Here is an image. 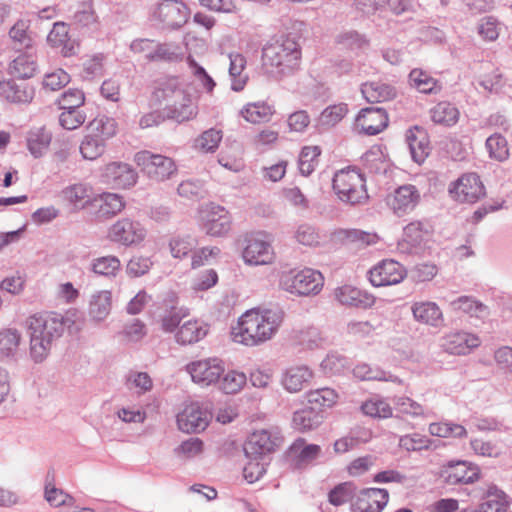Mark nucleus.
Returning a JSON list of instances; mask_svg holds the SVG:
<instances>
[{
    "mask_svg": "<svg viewBox=\"0 0 512 512\" xmlns=\"http://www.w3.org/2000/svg\"><path fill=\"white\" fill-rule=\"evenodd\" d=\"M438 273V268L433 263H420L410 271V277L415 283L431 281Z\"/></svg>",
    "mask_w": 512,
    "mask_h": 512,
    "instance_id": "obj_62",
    "label": "nucleus"
},
{
    "mask_svg": "<svg viewBox=\"0 0 512 512\" xmlns=\"http://www.w3.org/2000/svg\"><path fill=\"white\" fill-rule=\"evenodd\" d=\"M134 161L151 180L157 182L169 179L177 171L171 158L147 150L137 152Z\"/></svg>",
    "mask_w": 512,
    "mask_h": 512,
    "instance_id": "obj_8",
    "label": "nucleus"
},
{
    "mask_svg": "<svg viewBox=\"0 0 512 512\" xmlns=\"http://www.w3.org/2000/svg\"><path fill=\"white\" fill-rule=\"evenodd\" d=\"M489 156L497 161H504L509 157L508 142L501 134H493L486 140Z\"/></svg>",
    "mask_w": 512,
    "mask_h": 512,
    "instance_id": "obj_53",
    "label": "nucleus"
},
{
    "mask_svg": "<svg viewBox=\"0 0 512 512\" xmlns=\"http://www.w3.org/2000/svg\"><path fill=\"white\" fill-rule=\"evenodd\" d=\"M146 234L145 227L139 221L121 218L109 227L107 238L116 244L130 247L140 244Z\"/></svg>",
    "mask_w": 512,
    "mask_h": 512,
    "instance_id": "obj_11",
    "label": "nucleus"
},
{
    "mask_svg": "<svg viewBox=\"0 0 512 512\" xmlns=\"http://www.w3.org/2000/svg\"><path fill=\"white\" fill-rule=\"evenodd\" d=\"M333 240L345 245H354L363 248L376 244L379 236L373 232H366L359 229H339L332 234Z\"/></svg>",
    "mask_w": 512,
    "mask_h": 512,
    "instance_id": "obj_25",
    "label": "nucleus"
},
{
    "mask_svg": "<svg viewBox=\"0 0 512 512\" xmlns=\"http://www.w3.org/2000/svg\"><path fill=\"white\" fill-rule=\"evenodd\" d=\"M243 260L248 265H269L274 262L275 252L269 234L257 232L246 238L242 252Z\"/></svg>",
    "mask_w": 512,
    "mask_h": 512,
    "instance_id": "obj_9",
    "label": "nucleus"
},
{
    "mask_svg": "<svg viewBox=\"0 0 512 512\" xmlns=\"http://www.w3.org/2000/svg\"><path fill=\"white\" fill-rule=\"evenodd\" d=\"M479 474V468L466 461L450 462L443 470L446 482L452 485L472 483L478 480Z\"/></svg>",
    "mask_w": 512,
    "mask_h": 512,
    "instance_id": "obj_21",
    "label": "nucleus"
},
{
    "mask_svg": "<svg viewBox=\"0 0 512 512\" xmlns=\"http://www.w3.org/2000/svg\"><path fill=\"white\" fill-rule=\"evenodd\" d=\"M481 341L475 334L459 331L451 332L442 339V348L452 355H467L480 345Z\"/></svg>",
    "mask_w": 512,
    "mask_h": 512,
    "instance_id": "obj_20",
    "label": "nucleus"
},
{
    "mask_svg": "<svg viewBox=\"0 0 512 512\" xmlns=\"http://www.w3.org/2000/svg\"><path fill=\"white\" fill-rule=\"evenodd\" d=\"M332 188L337 198L352 205L361 204L368 199L366 179L355 168H343L337 171L332 180Z\"/></svg>",
    "mask_w": 512,
    "mask_h": 512,
    "instance_id": "obj_6",
    "label": "nucleus"
},
{
    "mask_svg": "<svg viewBox=\"0 0 512 512\" xmlns=\"http://www.w3.org/2000/svg\"><path fill=\"white\" fill-rule=\"evenodd\" d=\"M301 49L297 42L284 38L267 44L263 49V64L279 74H288L299 69Z\"/></svg>",
    "mask_w": 512,
    "mask_h": 512,
    "instance_id": "obj_4",
    "label": "nucleus"
},
{
    "mask_svg": "<svg viewBox=\"0 0 512 512\" xmlns=\"http://www.w3.org/2000/svg\"><path fill=\"white\" fill-rule=\"evenodd\" d=\"M388 115L382 108H364L355 119V128L367 135H376L388 125Z\"/></svg>",
    "mask_w": 512,
    "mask_h": 512,
    "instance_id": "obj_17",
    "label": "nucleus"
},
{
    "mask_svg": "<svg viewBox=\"0 0 512 512\" xmlns=\"http://www.w3.org/2000/svg\"><path fill=\"white\" fill-rule=\"evenodd\" d=\"M418 189L411 184L398 187L386 197L387 206L398 216L412 212L420 201Z\"/></svg>",
    "mask_w": 512,
    "mask_h": 512,
    "instance_id": "obj_15",
    "label": "nucleus"
},
{
    "mask_svg": "<svg viewBox=\"0 0 512 512\" xmlns=\"http://www.w3.org/2000/svg\"><path fill=\"white\" fill-rule=\"evenodd\" d=\"M21 341V334L16 329L0 332V353L4 356L14 355Z\"/></svg>",
    "mask_w": 512,
    "mask_h": 512,
    "instance_id": "obj_54",
    "label": "nucleus"
},
{
    "mask_svg": "<svg viewBox=\"0 0 512 512\" xmlns=\"http://www.w3.org/2000/svg\"><path fill=\"white\" fill-rule=\"evenodd\" d=\"M152 98L158 104L173 102L164 110L167 111V119L181 123L189 120L192 115L190 85L182 83L177 77L157 80L154 83Z\"/></svg>",
    "mask_w": 512,
    "mask_h": 512,
    "instance_id": "obj_3",
    "label": "nucleus"
},
{
    "mask_svg": "<svg viewBox=\"0 0 512 512\" xmlns=\"http://www.w3.org/2000/svg\"><path fill=\"white\" fill-rule=\"evenodd\" d=\"M36 70V61L30 54H21L9 64V73L20 79L33 77Z\"/></svg>",
    "mask_w": 512,
    "mask_h": 512,
    "instance_id": "obj_45",
    "label": "nucleus"
},
{
    "mask_svg": "<svg viewBox=\"0 0 512 512\" xmlns=\"http://www.w3.org/2000/svg\"><path fill=\"white\" fill-rule=\"evenodd\" d=\"M222 140V132L216 129L205 131L197 139V147L203 152L214 151Z\"/></svg>",
    "mask_w": 512,
    "mask_h": 512,
    "instance_id": "obj_64",
    "label": "nucleus"
},
{
    "mask_svg": "<svg viewBox=\"0 0 512 512\" xmlns=\"http://www.w3.org/2000/svg\"><path fill=\"white\" fill-rule=\"evenodd\" d=\"M184 51L178 45L172 43L156 42L150 62H179L184 58Z\"/></svg>",
    "mask_w": 512,
    "mask_h": 512,
    "instance_id": "obj_44",
    "label": "nucleus"
},
{
    "mask_svg": "<svg viewBox=\"0 0 512 512\" xmlns=\"http://www.w3.org/2000/svg\"><path fill=\"white\" fill-rule=\"evenodd\" d=\"M484 495L486 500L481 505L482 512H508V497L495 485H488Z\"/></svg>",
    "mask_w": 512,
    "mask_h": 512,
    "instance_id": "obj_39",
    "label": "nucleus"
},
{
    "mask_svg": "<svg viewBox=\"0 0 512 512\" xmlns=\"http://www.w3.org/2000/svg\"><path fill=\"white\" fill-rule=\"evenodd\" d=\"M322 450L317 444H307L304 439H297L288 450V457L297 467L312 463L317 459Z\"/></svg>",
    "mask_w": 512,
    "mask_h": 512,
    "instance_id": "obj_27",
    "label": "nucleus"
},
{
    "mask_svg": "<svg viewBox=\"0 0 512 512\" xmlns=\"http://www.w3.org/2000/svg\"><path fill=\"white\" fill-rule=\"evenodd\" d=\"M85 120V113L79 109L63 110L59 116V124L66 130L79 128Z\"/></svg>",
    "mask_w": 512,
    "mask_h": 512,
    "instance_id": "obj_61",
    "label": "nucleus"
},
{
    "mask_svg": "<svg viewBox=\"0 0 512 512\" xmlns=\"http://www.w3.org/2000/svg\"><path fill=\"white\" fill-rule=\"evenodd\" d=\"M61 197L75 209H83L91 199V189L83 183H76L65 187Z\"/></svg>",
    "mask_w": 512,
    "mask_h": 512,
    "instance_id": "obj_36",
    "label": "nucleus"
},
{
    "mask_svg": "<svg viewBox=\"0 0 512 512\" xmlns=\"http://www.w3.org/2000/svg\"><path fill=\"white\" fill-rule=\"evenodd\" d=\"M98 204L100 216H113L124 208V201L121 196L115 193H104L94 200Z\"/></svg>",
    "mask_w": 512,
    "mask_h": 512,
    "instance_id": "obj_47",
    "label": "nucleus"
},
{
    "mask_svg": "<svg viewBox=\"0 0 512 512\" xmlns=\"http://www.w3.org/2000/svg\"><path fill=\"white\" fill-rule=\"evenodd\" d=\"M407 275L406 269L397 261L386 259L369 271V280L375 287L396 285Z\"/></svg>",
    "mask_w": 512,
    "mask_h": 512,
    "instance_id": "obj_14",
    "label": "nucleus"
},
{
    "mask_svg": "<svg viewBox=\"0 0 512 512\" xmlns=\"http://www.w3.org/2000/svg\"><path fill=\"white\" fill-rule=\"evenodd\" d=\"M103 181L117 188H130L137 182V173L131 165L123 162H111L102 170Z\"/></svg>",
    "mask_w": 512,
    "mask_h": 512,
    "instance_id": "obj_18",
    "label": "nucleus"
},
{
    "mask_svg": "<svg viewBox=\"0 0 512 512\" xmlns=\"http://www.w3.org/2000/svg\"><path fill=\"white\" fill-rule=\"evenodd\" d=\"M75 314L56 312L35 314L28 318L27 328L30 344V356L36 363L44 361L52 347L62 337L65 330L73 333L76 327Z\"/></svg>",
    "mask_w": 512,
    "mask_h": 512,
    "instance_id": "obj_1",
    "label": "nucleus"
},
{
    "mask_svg": "<svg viewBox=\"0 0 512 512\" xmlns=\"http://www.w3.org/2000/svg\"><path fill=\"white\" fill-rule=\"evenodd\" d=\"M432 121L441 126H454L460 117V112L456 106L449 102H440L430 110Z\"/></svg>",
    "mask_w": 512,
    "mask_h": 512,
    "instance_id": "obj_37",
    "label": "nucleus"
},
{
    "mask_svg": "<svg viewBox=\"0 0 512 512\" xmlns=\"http://www.w3.org/2000/svg\"><path fill=\"white\" fill-rule=\"evenodd\" d=\"M199 222L206 234L220 237L232 228V215L223 206L209 203L199 209Z\"/></svg>",
    "mask_w": 512,
    "mask_h": 512,
    "instance_id": "obj_7",
    "label": "nucleus"
},
{
    "mask_svg": "<svg viewBox=\"0 0 512 512\" xmlns=\"http://www.w3.org/2000/svg\"><path fill=\"white\" fill-rule=\"evenodd\" d=\"M70 82V76L63 69L47 73L43 79V88L49 91H58Z\"/></svg>",
    "mask_w": 512,
    "mask_h": 512,
    "instance_id": "obj_60",
    "label": "nucleus"
},
{
    "mask_svg": "<svg viewBox=\"0 0 512 512\" xmlns=\"http://www.w3.org/2000/svg\"><path fill=\"white\" fill-rule=\"evenodd\" d=\"M97 18L98 17L95 13L91 0H87L80 4L73 16L74 22L81 26H89L95 23Z\"/></svg>",
    "mask_w": 512,
    "mask_h": 512,
    "instance_id": "obj_63",
    "label": "nucleus"
},
{
    "mask_svg": "<svg viewBox=\"0 0 512 512\" xmlns=\"http://www.w3.org/2000/svg\"><path fill=\"white\" fill-rule=\"evenodd\" d=\"M106 149V142L87 132L80 144V153L84 159L96 160Z\"/></svg>",
    "mask_w": 512,
    "mask_h": 512,
    "instance_id": "obj_48",
    "label": "nucleus"
},
{
    "mask_svg": "<svg viewBox=\"0 0 512 512\" xmlns=\"http://www.w3.org/2000/svg\"><path fill=\"white\" fill-rule=\"evenodd\" d=\"M334 296L340 304L351 307L369 308L376 302L373 295L351 285L336 288Z\"/></svg>",
    "mask_w": 512,
    "mask_h": 512,
    "instance_id": "obj_23",
    "label": "nucleus"
},
{
    "mask_svg": "<svg viewBox=\"0 0 512 512\" xmlns=\"http://www.w3.org/2000/svg\"><path fill=\"white\" fill-rule=\"evenodd\" d=\"M321 154L319 146H305L299 156V170L304 176L310 175L318 165Z\"/></svg>",
    "mask_w": 512,
    "mask_h": 512,
    "instance_id": "obj_51",
    "label": "nucleus"
},
{
    "mask_svg": "<svg viewBox=\"0 0 512 512\" xmlns=\"http://www.w3.org/2000/svg\"><path fill=\"white\" fill-rule=\"evenodd\" d=\"M117 130L118 124L116 120L106 115L97 116L86 126V132L91 133L106 143L117 134Z\"/></svg>",
    "mask_w": 512,
    "mask_h": 512,
    "instance_id": "obj_33",
    "label": "nucleus"
},
{
    "mask_svg": "<svg viewBox=\"0 0 512 512\" xmlns=\"http://www.w3.org/2000/svg\"><path fill=\"white\" fill-rule=\"evenodd\" d=\"M85 101L84 93L79 89H68L58 99L59 108L62 110L79 109Z\"/></svg>",
    "mask_w": 512,
    "mask_h": 512,
    "instance_id": "obj_58",
    "label": "nucleus"
},
{
    "mask_svg": "<svg viewBox=\"0 0 512 512\" xmlns=\"http://www.w3.org/2000/svg\"><path fill=\"white\" fill-rule=\"evenodd\" d=\"M246 59L239 53L230 54L229 75L231 87L234 91H241L247 84L248 74L245 72Z\"/></svg>",
    "mask_w": 512,
    "mask_h": 512,
    "instance_id": "obj_41",
    "label": "nucleus"
},
{
    "mask_svg": "<svg viewBox=\"0 0 512 512\" xmlns=\"http://www.w3.org/2000/svg\"><path fill=\"white\" fill-rule=\"evenodd\" d=\"M406 140L414 161L422 163L430 153L429 138L426 131L418 126L410 128L406 132Z\"/></svg>",
    "mask_w": 512,
    "mask_h": 512,
    "instance_id": "obj_29",
    "label": "nucleus"
},
{
    "mask_svg": "<svg viewBox=\"0 0 512 512\" xmlns=\"http://www.w3.org/2000/svg\"><path fill=\"white\" fill-rule=\"evenodd\" d=\"M190 308L173 306L161 319V327L165 332H175V340L180 345L192 343V321Z\"/></svg>",
    "mask_w": 512,
    "mask_h": 512,
    "instance_id": "obj_10",
    "label": "nucleus"
},
{
    "mask_svg": "<svg viewBox=\"0 0 512 512\" xmlns=\"http://www.w3.org/2000/svg\"><path fill=\"white\" fill-rule=\"evenodd\" d=\"M313 377V371L309 367L293 366L284 372L281 383L288 392L297 393L310 383Z\"/></svg>",
    "mask_w": 512,
    "mask_h": 512,
    "instance_id": "obj_26",
    "label": "nucleus"
},
{
    "mask_svg": "<svg viewBox=\"0 0 512 512\" xmlns=\"http://www.w3.org/2000/svg\"><path fill=\"white\" fill-rule=\"evenodd\" d=\"M91 267L95 274L110 277L117 274L121 264L116 256L109 255L94 259L91 263Z\"/></svg>",
    "mask_w": 512,
    "mask_h": 512,
    "instance_id": "obj_52",
    "label": "nucleus"
},
{
    "mask_svg": "<svg viewBox=\"0 0 512 512\" xmlns=\"http://www.w3.org/2000/svg\"><path fill=\"white\" fill-rule=\"evenodd\" d=\"M354 490V485L350 482L338 484L329 492V502L334 506L343 505L351 499Z\"/></svg>",
    "mask_w": 512,
    "mask_h": 512,
    "instance_id": "obj_59",
    "label": "nucleus"
},
{
    "mask_svg": "<svg viewBox=\"0 0 512 512\" xmlns=\"http://www.w3.org/2000/svg\"><path fill=\"white\" fill-rule=\"evenodd\" d=\"M449 193L458 202L474 203L485 194L484 185L476 173H465L449 187Z\"/></svg>",
    "mask_w": 512,
    "mask_h": 512,
    "instance_id": "obj_13",
    "label": "nucleus"
},
{
    "mask_svg": "<svg viewBox=\"0 0 512 512\" xmlns=\"http://www.w3.org/2000/svg\"><path fill=\"white\" fill-rule=\"evenodd\" d=\"M324 277L321 272L305 267L289 269L279 275V288L291 295L307 297L317 295L323 288Z\"/></svg>",
    "mask_w": 512,
    "mask_h": 512,
    "instance_id": "obj_5",
    "label": "nucleus"
},
{
    "mask_svg": "<svg viewBox=\"0 0 512 512\" xmlns=\"http://www.w3.org/2000/svg\"><path fill=\"white\" fill-rule=\"evenodd\" d=\"M348 113V107L344 103L328 106L320 116V122L325 126H334L339 123Z\"/></svg>",
    "mask_w": 512,
    "mask_h": 512,
    "instance_id": "obj_57",
    "label": "nucleus"
},
{
    "mask_svg": "<svg viewBox=\"0 0 512 512\" xmlns=\"http://www.w3.org/2000/svg\"><path fill=\"white\" fill-rule=\"evenodd\" d=\"M112 296L109 291H98L91 296L89 303V316L95 322L107 318L111 311Z\"/></svg>",
    "mask_w": 512,
    "mask_h": 512,
    "instance_id": "obj_34",
    "label": "nucleus"
},
{
    "mask_svg": "<svg viewBox=\"0 0 512 512\" xmlns=\"http://www.w3.org/2000/svg\"><path fill=\"white\" fill-rule=\"evenodd\" d=\"M216 82L210 74L194 61V99L200 102L204 97H211Z\"/></svg>",
    "mask_w": 512,
    "mask_h": 512,
    "instance_id": "obj_35",
    "label": "nucleus"
},
{
    "mask_svg": "<svg viewBox=\"0 0 512 512\" xmlns=\"http://www.w3.org/2000/svg\"><path fill=\"white\" fill-rule=\"evenodd\" d=\"M189 7L181 0H162L153 12V17L163 29L175 30L187 23Z\"/></svg>",
    "mask_w": 512,
    "mask_h": 512,
    "instance_id": "obj_12",
    "label": "nucleus"
},
{
    "mask_svg": "<svg viewBox=\"0 0 512 512\" xmlns=\"http://www.w3.org/2000/svg\"><path fill=\"white\" fill-rule=\"evenodd\" d=\"M29 25L24 20L17 21L9 30V38L17 50L29 49L33 46V38L28 31Z\"/></svg>",
    "mask_w": 512,
    "mask_h": 512,
    "instance_id": "obj_46",
    "label": "nucleus"
},
{
    "mask_svg": "<svg viewBox=\"0 0 512 512\" xmlns=\"http://www.w3.org/2000/svg\"><path fill=\"white\" fill-rule=\"evenodd\" d=\"M361 92L364 98L371 103L388 101L395 96L393 87L378 81L363 84Z\"/></svg>",
    "mask_w": 512,
    "mask_h": 512,
    "instance_id": "obj_40",
    "label": "nucleus"
},
{
    "mask_svg": "<svg viewBox=\"0 0 512 512\" xmlns=\"http://www.w3.org/2000/svg\"><path fill=\"white\" fill-rule=\"evenodd\" d=\"M389 493L385 489L368 488L362 490L352 503V512H381L387 505Z\"/></svg>",
    "mask_w": 512,
    "mask_h": 512,
    "instance_id": "obj_19",
    "label": "nucleus"
},
{
    "mask_svg": "<svg viewBox=\"0 0 512 512\" xmlns=\"http://www.w3.org/2000/svg\"><path fill=\"white\" fill-rule=\"evenodd\" d=\"M339 398V393L330 387H322L306 393V399L311 409L321 411L333 408L338 403Z\"/></svg>",
    "mask_w": 512,
    "mask_h": 512,
    "instance_id": "obj_32",
    "label": "nucleus"
},
{
    "mask_svg": "<svg viewBox=\"0 0 512 512\" xmlns=\"http://www.w3.org/2000/svg\"><path fill=\"white\" fill-rule=\"evenodd\" d=\"M52 133L45 126L32 127L26 136L27 149L34 158L42 157L49 149Z\"/></svg>",
    "mask_w": 512,
    "mask_h": 512,
    "instance_id": "obj_31",
    "label": "nucleus"
},
{
    "mask_svg": "<svg viewBox=\"0 0 512 512\" xmlns=\"http://www.w3.org/2000/svg\"><path fill=\"white\" fill-rule=\"evenodd\" d=\"M409 79L411 84L422 93L432 92L437 85V81L433 77L420 69L412 70Z\"/></svg>",
    "mask_w": 512,
    "mask_h": 512,
    "instance_id": "obj_56",
    "label": "nucleus"
},
{
    "mask_svg": "<svg viewBox=\"0 0 512 512\" xmlns=\"http://www.w3.org/2000/svg\"><path fill=\"white\" fill-rule=\"evenodd\" d=\"M412 314L414 319L422 324L438 327L443 321V313L440 307L431 301H420L413 303Z\"/></svg>",
    "mask_w": 512,
    "mask_h": 512,
    "instance_id": "obj_28",
    "label": "nucleus"
},
{
    "mask_svg": "<svg viewBox=\"0 0 512 512\" xmlns=\"http://www.w3.org/2000/svg\"><path fill=\"white\" fill-rule=\"evenodd\" d=\"M361 412L374 419H388L393 416V407L380 397H372L365 400L360 406Z\"/></svg>",
    "mask_w": 512,
    "mask_h": 512,
    "instance_id": "obj_42",
    "label": "nucleus"
},
{
    "mask_svg": "<svg viewBox=\"0 0 512 512\" xmlns=\"http://www.w3.org/2000/svg\"><path fill=\"white\" fill-rule=\"evenodd\" d=\"M273 113L272 106L265 102L248 103L241 110L242 117L253 124L269 121Z\"/></svg>",
    "mask_w": 512,
    "mask_h": 512,
    "instance_id": "obj_43",
    "label": "nucleus"
},
{
    "mask_svg": "<svg viewBox=\"0 0 512 512\" xmlns=\"http://www.w3.org/2000/svg\"><path fill=\"white\" fill-rule=\"evenodd\" d=\"M395 410L402 419H423L426 417L425 407L408 396H399L394 399Z\"/></svg>",
    "mask_w": 512,
    "mask_h": 512,
    "instance_id": "obj_38",
    "label": "nucleus"
},
{
    "mask_svg": "<svg viewBox=\"0 0 512 512\" xmlns=\"http://www.w3.org/2000/svg\"><path fill=\"white\" fill-rule=\"evenodd\" d=\"M283 318V312L280 310L261 308L247 310L232 327V339L236 343L249 347L261 345L277 333Z\"/></svg>",
    "mask_w": 512,
    "mask_h": 512,
    "instance_id": "obj_2",
    "label": "nucleus"
},
{
    "mask_svg": "<svg viewBox=\"0 0 512 512\" xmlns=\"http://www.w3.org/2000/svg\"><path fill=\"white\" fill-rule=\"evenodd\" d=\"M279 438L270 431L262 429L254 431L244 444L246 457L263 458L272 453L279 445Z\"/></svg>",
    "mask_w": 512,
    "mask_h": 512,
    "instance_id": "obj_16",
    "label": "nucleus"
},
{
    "mask_svg": "<svg viewBox=\"0 0 512 512\" xmlns=\"http://www.w3.org/2000/svg\"><path fill=\"white\" fill-rule=\"evenodd\" d=\"M223 372V363L217 358L198 360L194 362V383L209 386L217 382Z\"/></svg>",
    "mask_w": 512,
    "mask_h": 512,
    "instance_id": "obj_22",
    "label": "nucleus"
},
{
    "mask_svg": "<svg viewBox=\"0 0 512 512\" xmlns=\"http://www.w3.org/2000/svg\"><path fill=\"white\" fill-rule=\"evenodd\" d=\"M363 167L372 174L386 173L390 167V159L386 149L381 145H373L361 158Z\"/></svg>",
    "mask_w": 512,
    "mask_h": 512,
    "instance_id": "obj_30",
    "label": "nucleus"
},
{
    "mask_svg": "<svg viewBox=\"0 0 512 512\" xmlns=\"http://www.w3.org/2000/svg\"><path fill=\"white\" fill-rule=\"evenodd\" d=\"M0 96L13 104H29L35 96V90L28 83L5 80L0 86Z\"/></svg>",
    "mask_w": 512,
    "mask_h": 512,
    "instance_id": "obj_24",
    "label": "nucleus"
},
{
    "mask_svg": "<svg viewBox=\"0 0 512 512\" xmlns=\"http://www.w3.org/2000/svg\"><path fill=\"white\" fill-rule=\"evenodd\" d=\"M479 79L483 88L493 91L501 85L502 75L493 63L486 62L479 68Z\"/></svg>",
    "mask_w": 512,
    "mask_h": 512,
    "instance_id": "obj_49",
    "label": "nucleus"
},
{
    "mask_svg": "<svg viewBox=\"0 0 512 512\" xmlns=\"http://www.w3.org/2000/svg\"><path fill=\"white\" fill-rule=\"evenodd\" d=\"M501 30V23L493 16L483 17L477 24L478 35L485 42L496 41L500 36Z\"/></svg>",
    "mask_w": 512,
    "mask_h": 512,
    "instance_id": "obj_50",
    "label": "nucleus"
},
{
    "mask_svg": "<svg viewBox=\"0 0 512 512\" xmlns=\"http://www.w3.org/2000/svg\"><path fill=\"white\" fill-rule=\"evenodd\" d=\"M246 375L239 371H228L221 380L220 388L226 394L239 392L246 384Z\"/></svg>",
    "mask_w": 512,
    "mask_h": 512,
    "instance_id": "obj_55",
    "label": "nucleus"
}]
</instances>
